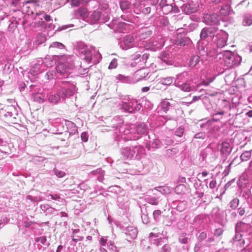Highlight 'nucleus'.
Instances as JSON below:
<instances>
[{
    "label": "nucleus",
    "instance_id": "obj_1",
    "mask_svg": "<svg viewBox=\"0 0 252 252\" xmlns=\"http://www.w3.org/2000/svg\"><path fill=\"white\" fill-rule=\"evenodd\" d=\"M204 21L206 24L217 25L220 22L219 15L216 13L206 14L204 16Z\"/></svg>",
    "mask_w": 252,
    "mask_h": 252
},
{
    "label": "nucleus",
    "instance_id": "obj_2",
    "mask_svg": "<svg viewBox=\"0 0 252 252\" xmlns=\"http://www.w3.org/2000/svg\"><path fill=\"white\" fill-rule=\"evenodd\" d=\"M217 32V29L215 27H208L203 28L200 33V37L205 39L208 37H213Z\"/></svg>",
    "mask_w": 252,
    "mask_h": 252
},
{
    "label": "nucleus",
    "instance_id": "obj_3",
    "mask_svg": "<svg viewBox=\"0 0 252 252\" xmlns=\"http://www.w3.org/2000/svg\"><path fill=\"white\" fill-rule=\"evenodd\" d=\"M223 59L225 64L228 67L232 66L234 64V56L232 52H226L224 54Z\"/></svg>",
    "mask_w": 252,
    "mask_h": 252
},
{
    "label": "nucleus",
    "instance_id": "obj_4",
    "mask_svg": "<svg viewBox=\"0 0 252 252\" xmlns=\"http://www.w3.org/2000/svg\"><path fill=\"white\" fill-rule=\"evenodd\" d=\"M75 14L77 17H80L85 20L88 17L89 13L87 8L80 7L75 11Z\"/></svg>",
    "mask_w": 252,
    "mask_h": 252
},
{
    "label": "nucleus",
    "instance_id": "obj_5",
    "mask_svg": "<svg viewBox=\"0 0 252 252\" xmlns=\"http://www.w3.org/2000/svg\"><path fill=\"white\" fill-rule=\"evenodd\" d=\"M190 42V40L187 37H182L179 36L176 40L175 44L181 46H185L189 45Z\"/></svg>",
    "mask_w": 252,
    "mask_h": 252
},
{
    "label": "nucleus",
    "instance_id": "obj_6",
    "mask_svg": "<svg viewBox=\"0 0 252 252\" xmlns=\"http://www.w3.org/2000/svg\"><path fill=\"white\" fill-rule=\"evenodd\" d=\"M243 25L250 26L252 25V16L249 14H245L243 17Z\"/></svg>",
    "mask_w": 252,
    "mask_h": 252
},
{
    "label": "nucleus",
    "instance_id": "obj_7",
    "mask_svg": "<svg viewBox=\"0 0 252 252\" xmlns=\"http://www.w3.org/2000/svg\"><path fill=\"white\" fill-rule=\"evenodd\" d=\"M80 53L86 56L84 59L87 62L90 63L92 59L91 52L90 50L87 48V47L82 50Z\"/></svg>",
    "mask_w": 252,
    "mask_h": 252
},
{
    "label": "nucleus",
    "instance_id": "obj_8",
    "mask_svg": "<svg viewBox=\"0 0 252 252\" xmlns=\"http://www.w3.org/2000/svg\"><path fill=\"white\" fill-rule=\"evenodd\" d=\"M231 8L230 4H225L221 6L220 9V13L223 16L227 15L230 12Z\"/></svg>",
    "mask_w": 252,
    "mask_h": 252
},
{
    "label": "nucleus",
    "instance_id": "obj_9",
    "mask_svg": "<svg viewBox=\"0 0 252 252\" xmlns=\"http://www.w3.org/2000/svg\"><path fill=\"white\" fill-rule=\"evenodd\" d=\"M56 69L57 72L61 75L64 74L67 71V68L65 65L63 63H59L58 65L57 66Z\"/></svg>",
    "mask_w": 252,
    "mask_h": 252
},
{
    "label": "nucleus",
    "instance_id": "obj_10",
    "mask_svg": "<svg viewBox=\"0 0 252 252\" xmlns=\"http://www.w3.org/2000/svg\"><path fill=\"white\" fill-rule=\"evenodd\" d=\"M100 17V13L97 11H94L91 15V19L93 23H94L96 21L98 20Z\"/></svg>",
    "mask_w": 252,
    "mask_h": 252
},
{
    "label": "nucleus",
    "instance_id": "obj_11",
    "mask_svg": "<svg viewBox=\"0 0 252 252\" xmlns=\"http://www.w3.org/2000/svg\"><path fill=\"white\" fill-rule=\"evenodd\" d=\"M251 156V152L246 151L241 155L240 158L242 161H248L250 159Z\"/></svg>",
    "mask_w": 252,
    "mask_h": 252
},
{
    "label": "nucleus",
    "instance_id": "obj_12",
    "mask_svg": "<svg viewBox=\"0 0 252 252\" xmlns=\"http://www.w3.org/2000/svg\"><path fill=\"white\" fill-rule=\"evenodd\" d=\"M231 148L228 143L223 142L222 143L221 151L223 153L229 152Z\"/></svg>",
    "mask_w": 252,
    "mask_h": 252
},
{
    "label": "nucleus",
    "instance_id": "obj_13",
    "mask_svg": "<svg viewBox=\"0 0 252 252\" xmlns=\"http://www.w3.org/2000/svg\"><path fill=\"white\" fill-rule=\"evenodd\" d=\"M200 58L198 56H193L189 61L190 66H195L199 62Z\"/></svg>",
    "mask_w": 252,
    "mask_h": 252
},
{
    "label": "nucleus",
    "instance_id": "obj_14",
    "mask_svg": "<svg viewBox=\"0 0 252 252\" xmlns=\"http://www.w3.org/2000/svg\"><path fill=\"white\" fill-rule=\"evenodd\" d=\"M120 4V7L122 10L126 9L130 6V3L126 0L121 1Z\"/></svg>",
    "mask_w": 252,
    "mask_h": 252
},
{
    "label": "nucleus",
    "instance_id": "obj_15",
    "mask_svg": "<svg viewBox=\"0 0 252 252\" xmlns=\"http://www.w3.org/2000/svg\"><path fill=\"white\" fill-rule=\"evenodd\" d=\"M136 130L139 133H144L146 131V126L144 124H142L137 126Z\"/></svg>",
    "mask_w": 252,
    "mask_h": 252
},
{
    "label": "nucleus",
    "instance_id": "obj_16",
    "mask_svg": "<svg viewBox=\"0 0 252 252\" xmlns=\"http://www.w3.org/2000/svg\"><path fill=\"white\" fill-rule=\"evenodd\" d=\"M226 40L223 37H220L217 40V44L218 47H223L226 45Z\"/></svg>",
    "mask_w": 252,
    "mask_h": 252
},
{
    "label": "nucleus",
    "instance_id": "obj_17",
    "mask_svg": "<svg viewBox=\"0 0 252 252\" xmlns=\"http://www.w3.org/2000/svg\"><path fill=\"white\" fill-rule=\"evenodd\" d=\"M118 65L117 60L116 59H114L112 60L111 63L109 64L108 66V68L109 69H115L117 67Z\"/></svg>",
    "mask_w": 252,
    "mask_h": 252
},
{
    "label": "nucleus",
    "instance_id": "obj_18",
    "mask_svg": "<svg viewBox=\"0 0 252 252\" xmlns=\"http://www.w3.org/2000/svg\"><path fill=\"white\" fill-rule=\"evenodd\" d=\"M185 189V187L183 185H179L175 188V192L178 194H181Z\"/></svg>",
    "mask_w": 252,
    "mask_h": 252
},
{
    "label": "nucleus",
    "instance_id": "obj_19",
    "mask_svg": "<svg viewBox=\"0 0 252 252\" xmlns=\"http://www.w3.org/2000/svg\"><path fill=\"white\" fill-rule=\"evenodd\" d=\"M59 96L58 94L52 95L49 98V99L50 100V101L54 103H56L57 102H58L59 100Z\"/></svg>",
    "mask_w": 252,
    "mask_h": 252
},
{
    "label": "nucleus",
    "instance_id": "obj_20",
    "mask_svg": "<svg viewBox=\"0 0 252 252\" xmlns=\"http://www.w3.org/2000/svg\"><path fill=\"white\" fill-rule=\"evenodd\" d=\"M181 89L184 92H189L191 90V87L189 84L184 83L181 86Z\"/></svg>",
    "mask_w": 252,
    "mask_h": 252
},
{
    "label": "nucleus",
    "instance_id": "obj_21",
    "mask_svg": "<svg viewBox=\"0 0 252 252\" xmlns=\"http://www.w3.org/2000/svg\"><path fill=\"white\" fill-rule=\"evenodd\" d=\"M55 173L56 176L59 178H62L65 175L64 172L57 169L55 170Z\"/></svg>",
    "mask_w": 252,
    "mask_h": 252
},
{
    "label": "nucleus",
    "instance_id": "obj_22",
    "mask_svg": "<svg viewBox=\"0 0 252 252\" xmlns=\"http://www.w3.org/2000/svg\"><path fill=\"white\" fill-rule=\"evenodd\" d=\"M86 47L87 46L83 42H79L77 44V48L80 52Z\"/></svg>",
    "mask_w": 252,
    "mask_h": 252
},
{
    "label": "nucleus",
    "instance_id": "obj_23",
    "mask_svg": "<svg viewBox=\"0 0 252 252\" xmlns=\"http://www.w3.org/2000/svg\"><path fill=\"white\" fill-rule=\"evenodd\" d=\"M51 47H58L59 48H63L64 47V45L61 43L55 42L52 43V44L51 45Z\"/></svg>",
    "mask_w": 252,
    "mask_h": 252
},
{
    "label": "nucleus",
    "instance_id": "obj_24",
    "mask_svg": "<svg viewBox=\"0 0 252 252\" xmlns=\"http://www.w3.org/2000/svg\"><path fill=\"white\" fill-rule=\"evenodd\" d=\"M81 138L83 141L85 142L88 141V137L87 135V133L86 132H82L81 135Z\"/></svg>",
    "mask_w": 252,
    "mask_h": 252
},
{
    "label": "nucleus",
    "instance_id": "obj_25",
    "mask_svg": "<svg viewBox=\"0 0 252 252\" xmlns=\"http://www.w3.org/2000/svg\"><path fill=\"white\" fill-rule=\"evenodd\" d=\"M246 225H247L244 222H240L237 223L236 224V231L240 230V228L244 227Z\"/></svg>",
    "mask_w": 252,
    "mask_h": 252
},
{
    "label": "nucleus",
    "instance_id": "obj_26",
    "mask_svg": "<svg viewBox=\"0 0 252 252\" xmlns=\"http://www.w3.org/2000/svg\"><path fill=\"white\" fill-rule=\"evenodd\" d=\"M206 237H207V234L204 232H202L199 234V235L198 236V240L200 241H202V240L206 239Z\"/></svg>",
    "mask_w": 252,
    "mask_h": 252
},
{
    "label": "nucleus",
    "instance_id": "obj_27",
    "mask_svg": "<svg viewBox=\"0 0 252 252\" xmlns=\"http://www.w3.org/2000/svg\"><path fill=\"white\" fill-rule=\"evenodd\" d=\"M222 233H223V230L221 229L218 228V229H216L215 233H214V235L216 236L219 237L222 234Z\"/></svg>",
    "mask_w": 252,
    "mask_h": 252
},
{
    "label": "nucleus",
    "instance_id": "obj_28",
    "mask_svg": "<svg viewBox=\"0 0 252 252\" xmlns=\"http://www.w3.org/2000/svg\"><path fill=\"white\" fill-rule=\"evenodd\" d=\"M239 201L237 199H233L231 202V207L233 208H236L238 204Z\"/></svg>",
    "mask_w": 252,
    "mask_h": 252
},
{
    "label": "nucleus",
    "instance_id": "obj_29",
    "mask_svg": "<svg viewBox=\"0 0 252 252\" xmlns=\"http://www.w3.org/2000/svg\"><path fill=\"white\" fill-rule=\"evenodd\" d=\"M161 212L159 210H157L154 211L153 216L155 219H157L158 217L160 215Z\"/></svg>",
    "mask_w": 252,
    "mask_h": 252
},
{
    "label": "nucleus",
    "instance_id": "obj_30",
    "mask_svg": "<svg viewBox=\"0 0 252 252\" xmlns=\"http://www.w3.org/2000/svg\"><path fill=\"white\" fill-rule=\"evenodd\" d=\"M43 23H44V22L42 21V19H41L40 21H39L38 23H34V24L32 26L34 28H36L37 27L41 26L43 24Z\"/></svg>",
    "mask_w": 252,
    "mask_h": 252
},
{
    "label": "nucleus",
    "instance_id": "obj_31",
    "mask_svg": "<svg viewBox=\"0 0 252 252\" xmlns=\"http://www.w3.org/2000/svg\"><path fill=\"white\" fill-rule=\"evenodd\" d=\"M80 2L79 0H71V4L74 6H78L79 5Z\"/></svg>",
    "mask_w": 252,
    "mask_h": 252
},
{
    "label": "nucleus",
    "instance_id": "obj_32",
    "mask_svg": "<svg viewBox=\"0 0 252 252\" xmlns=\"http://www.w3.org/2000/svg\"><path fill=\"white\" fill-rule=\"evenodd\" d=\"M150 12L151 8L150 7H145L142 10V13L146 15L149 14Z\"/></svg>",
    "mask_w": 252,
    "mask_h": 252
},
{
    "label": "nucleus",
    "instance_id": "obj_33",
    "mask_svg": "<svg viewBox=\"0 0 252 252\" xmlns=\"http://www.w3.org/2000/svg\"><path fill=\"white\" fill-rule=\"evenodd\" d=\"M133 41V39L132 37H128V39L127 38L125 40L124 42L126 45H129L128 43H130L132 42Z\"/></svg>",
    "mask_w": 252,
    "mask_h": 252
},
{
    "label": "nucleus",
    "instance_id": "obj_34",
    "mask_svg": "<svg viewBox=\"0 0 252 252\" xmlns=\"http://www.w3.org/2000/svg\"><path fill=\"white\" fill-rule=\"evenodd\" d=\"M217 182L216 181H212L209 184V187L211 189H213L216 187Z\"/></svg>",
    "mask_w": 252,
    "mask_h": 252
},
{
    "label": "nucleus",
    "instance_id": "obj_35",
    "mask_svg": "<svg viewBox=\"0 0 252 252\" xmlns=\"http://www.w3.org/2000/svg\"><path fill=\"white\" fill-rule=\"evenodd\" d=\"M213 81V79H211L208 82L206 81H202L201 83H200V85H205V86H208L210 83H211Z\"/></svg>",
    "mask_w": 252,
    "mask_h": 252
},
{
    "label": "nucleus",
    "instance_id": "obj_36",
    "mask_svg": "<svg viewBox=\"0 0 252 252\" xmlns=\"http://www.w3.org/2000/svg\"><path fill=\"white\" fill-rule=\"evenodd\" d=\"M238 213L240 216H242L245 214V210L244 209H239Z\"/></svg>",
    "mask_w": 252,
    "mask_h": 252
},
{
    "label": "nucleus",
    "instance_id": "obj_37",
    "mask_svg": "<svg viewBox=\"0 0 252 252\" xmlns=\"http://www.w3.org/2000/svg\"><path fill=\"white\" fill-rule=\"evenodd\" d=\"M106 243V240L103 238H101L100 241V243L101 245L104 246Z\"/></svg>",
    "mask_w": 252,
    "mask_h": 252
},
{
    "label": "nucleus",
    "instance_id": "obj_38",
    "mask_svg": "<svg viewBox=\"0 0 252 252\" xmlns=\"http://www.w3.org/2000/svg\"><path fill=\"white\" fill-rule=\"evenodd\" d=\"M44 18L46 21L48 22L51 20V17L49 15H45Z\"/></svg>",
    "mask_w": 252,
    "mask_h": 252
},
{
    "label": "nucleus",
    "instance_id": "obj_39",
    "mask_svg": "<svg viewBox=\"0 0 252 252\" xmlns=\"http://www.w3.org/2000/svg\"><path fill=\"white\" fill-rule=\"evenodd\" d=\"M149 87H145L142 89V91L143 92H147L149 91Z\"/></svg>",
    "mask_w": 252,
    "mask_h": 252
},
{
    "label": "nucleus",
    "instance_id": "obj_40",
    "mask_svg": "<svg viewBox=\"0 0 252 252\" xmlns=\"http://www.w3.org/2000/svg\"><path fill=\"white\" fill-rule=\"evenodd\" d=\"M246 115L250 118L252 117V110H250L246 113Z\"/></svg>",
    "mask_w": 252,
    "mask_h": 252
},
{
    "label": "nucleus",
    "instance_id": "obj_41",
    "mask_svg": "<svg viewBox=\"0 0 252 252\" xmlns=\"http://www.w3.org/2000/svg\"><path fill=\"white\" fill-rule=\"evenodd\" d=\"M241 236H242L241 234H240V236H239L238 234H236V236H235V239L239 241L241 239Z\"/></svg>",
    "mask_w": 252,
    "mask_h": 252
},
{
    "label": "nucleus",
    "instance_id": "obj_42",
    "mask_svg": "<svg viewBox=\"0 0 252 252\" xmlns=\"http://www.w3.org/2000/svg\"><path fill=\"white\" fill-rule=\"evenodd\" d=\"M63 246L59 245L58 247L57 250L56 252H60L61 251V250L63 249Z\"/></svg>",
    "mask_w": 252,
    "mask_h": 252
},
{
    "label": "nucleus",
    "instance_id": "obj_43",
    "mask_svg": "<svg viewBox=\"0 0 252 252\" xmlns=\"http://www.w3.org/2000/svg\"><path fill=\"white\" fill-rule=\"evenodd\" d=\"M200 98V96H194L193 97L192 100L193 101H196L197 100L199 99Z\"/></svg>",
    "mask_w": 252,
    "mask_h": 252
},
{
    "label": "nucleus",
    "instance_id": "obj_44",
    "mask_svg": "<svg viewBox=\"0 0 252 252\" xmlns=\"http://www.w3.org/2000/svg\"><path fill=\"white\" fill-rule=\"evenodd\" d=\"M41 242L43 244L46 241V237H42V238H41Z\"/></svg>",
    "mask_w": 252,
    "mask_h": 252
},
{
    "label": "nucleus",
    "instance_id": "obj_45",
    "mask_svg": "<svg viewBox=\"0 0 252 252\" xmlns=\"http://www.w3.org/2000/svg\"><path fill=\"white\" fill-rule=\"evenodd\" d=\"M208 174V173L207 172H206V171H203L202 172V175L203 177H205V176H207Z\"/></svg>",
    "mask_w": 252,
    "mask_h": 252
},
{
    "label": "nucleus",
    "instance_id": "obj_46",
    "mask_svg": "<svg viewBox=\"0 0 252 252\" xmlns=\"http://www.w3.org/2000/svg\"><path fill=\"white\" fill-rule=\"evenodd\" d=\"M79 231V229H74L73 231V233L74 234V233L78 232Z\"/></svg>",
    "mask_w": 252,
    "mask_h": 252
},
{
    "label": "nucleus",
    "instance_id": "obj_47",
    "mask_svg": "<svg viewBox=\"0 0 252 252\" xmlns=\"http://www.w3.org/2000/svg\"><path fill=\"white\" fill-rule=\"evenodd\" d=\"M37 37L38 38H43V39L44 40V37L41 34H38V36H37Z\"/></svg>",
    "mask_w": 252,
    "mask_h": 252
},
{
    "label": "nucleus",
    "instance_id": "obj_48",
    "mask_svg": "<svg viewBox=\"0 0 252 252\" xmlns=\"http://www.w3.org/2000/svg\"><path fill=\"white\" fill-rule=\"evenodd\" d=\"M72 241L75 242H77L78 241V240L77 239L73 238L72 239Z\"/></svg>",
    "mask_w": 252,
    "mask_h": 252
},
{
    "label": "nucleus",
    "instance_id": "obj_49",
    "mask_svg": "<svg viewBox=\"0 0 252 252\" xmlns=\"http://www.w3.org/2000/svg\"><path fill=\"white\" fill-rule=\"evenodd\" d=\"M224 112L222 111V112H219V113H218V114H220V115H223V114H224Z\"/></svg>",
    "mask_w": 252,
    "mask_h": 252
},
{
    "label": "nucleus",
    "instance_id": "obj_50",
    "mask_svg": "<svg viewBox=\"0 0 252 252\" xmlns=\"http://www.w3.org/2000/svg\"><path fill=\"white\" fill-rule=\"evenodd\" d=\"M119 78H124V77H123V75H119Z\"/></svg>",
    "mask_w": 252,
    "mask_h": 252
},
{
    "label": "nucleus",
    "instance_id": "obj_51",
    "mask_svg": "<svg viewBox=\"0 0 252 252\" xmlns=\"http://www.w3.org/2000/svg\"><path fill=\"white\" fill-rule=\"evenodd\" d=\"M51 196L52 198L53 199H56L57 198L56 197L55 198V197H54V196H53V195H51Z\"/></svg>",
    "mask_w": 252,
    "mask_h": 252
},
{
    "label": "nucleus",
    "instance_id": "obj_52",
    "mask_svg": "<svg viewBox=\"0 0 252 252\" xmlns=\"http://www.w3.org/2000/svg\"><path fill=\"white\" fill-rule=\"evenodd\" d=\"M87 238H88V239H90L92 238V237H91V236H88Z\"/></svg>",
    "mask_w": 252,
    "mask_h": 252
},
{
    "label": "nucleus",
    "instance_id": "obj_53",
    "mask_svg": "<svg viewBox=\"0 0 252 252\" xmlns=\"http://www.w3.org/2000/svg\"><path fill=\"white\" fill-rule=\"evenodd\" d=\"M150 235L152 236H153L154 235V234L153 233H150Z\"/></svg>",
    "mask_w": 252,
    "mask_h": 252
},
{
    "label": "nucleus",
    "instance_id": "obj_54",
    "mask_svg": "<svg viewBox=\"0 0 252 252\" xmlns=\"http://www.w3.org/2000/svg\"><path fill=\"white\" fill-rule=\"evenodd\" d=\"M187 13H191L192 12V11H188V12H187Z\"/></svg>",
    "mask_w": 252,
    "mask_h": 252
}]
</instances>
